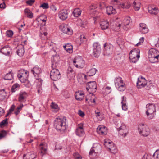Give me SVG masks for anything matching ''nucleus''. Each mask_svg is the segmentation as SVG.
Masks as SVG:
<instances>
[{
	"label": "nucleus",
	"mask_w": 159,
	"mask_h": 159,
	"mask_svg": "<svg viewBox=\"0 0 159 159\" xmlns=\"http://www.w3.org/2000/svg\"><path fill=\"white\" fill-rule=\"evenodd\" d=\"M78 114L80 116L83 117L84 116V113L81 110H79L78 112Z\"/></svg>",
	"instance_id": "nucleus-59"
},
{
	"label": "nucleus",
	"mask_w": 159,
	"mask_h": 159,
	"mask_svg": "<svg viewBox=\"0 0 159 159\" xmlns=\"http://www.w3.org/2000/svg\"><path fill=\"white\" fill-rule=\"evenodd\" d=\"M115 85L117 89L120 91H123L126 89V85L122 78L117 77L114 79Z\"/></svg>",
	"instance_id": "nucleus-6"
},
{
	"label": "nucleus",
	"mask_w": 159,
	"mask_h": 159,
	"mask_svg": "<svg viewBox=\"0 0 159 159\" xmlns=\"http://www.w3.org/2000/svg\"><path fill=\"white\" fill-rule=\"evenodd\" d=\"M146 114L149 119H153L156 115V109L155 105L152 103H149L146 106Z\"/></svg>",
	"instance_id": "nucleus-3"
},
{
	"label": "nucleus",
	"mask_w": 159,
	"mask_h": 159,
	"mask_svg": "<svg viewBox=\"0 0 159 159\" xmlns=\"http://www.w3.org/2000/svg\"><path fill=\"white\" fill-rule=\"evenodd\" d=\"M40 7H42L43 9H46L49 8V5L48 3H44L40 6Z\"/></svg>",
	"instance_id": "nucleus-51"
},
{
	"label": "nucleus",
	"mask_w": 159,
	"mask_h": 159,
	"mask_svg": "<svg viewBox=\"0 0 159 159\" xmlns=\"http://www.w3.org/2000/svg\"><path fill=\"white\" fill-rule=\"evenodd\" d=\"M116 125L119 134L123 137L126 136L129 132V130L125 123L120 121Z\"/></svg>",
	"instance_id": "nucleus-4"
},
{
	"label": "nucleus",
	"mask_w": 159,
	"mask_h": 159,
	"mask_svg": "<svg viewBox=\"0 0 159 159\" xmlns=\"http://www.w3.org/2000/svg\"><path fill=\"white\" fill-rule=\"evenodd\" d=\"M140 3L138 0H135L133 3V6L134 9L136 11L139 10L140 7Z\"/></svg>",
	"instance_id": "nucleus-36"
},
{
	"label": "nucleus",
	"mask_w": 159,
	"mask_h": 159,
	"mask_svg": "<svg viewBox=\"0 0 159 159\" xmlns=\"http://www.w3.org/2000/svg\"><path fill=\"white\" fill-rule=\"evenodd\" d=\"M23 105L22 103H20V105L17 108L18 110H19L21 111L22 108L23 107Z\"/></svg>",
	"instance_id": "nucleus-64"
},
{
	"label": "nucleus",
	"mask_w": 159,
	"mask_h": 159,
	"mask_svg": "<svg viewBox=\"0 0 159 159\" xmlns=\"http://www.w3.org/2000/svg\"><path fill=\"white\" fill-rule=\"evenodd\" d=\"M149 12L151 14L155 15H157L159 12L158 8L154 7H150L148 8Z\"/></svg>",
	"instance_id": "nucleus-32"
},
{
	"label": "nucleus",
	"mask_w": 159,
	"mask_h": 159,
	"mask_svg": "<svg viewBox=\"0 0 159 159\" xmlns=\"http://www.w3.org/2000/svg\"><path fill=\"white\" fill-rule=\"evenodd\" d=\"M139 30L141 34H143L147 33L149 31L147 25L143 23L140 24Z\"/></svg>",
	"instance_id": "nucleus-25"
},
{
	"label": "nucleus",
	"mask_w": 159,
	"mask_h": 159,
	"mask_svg": "<svg viewBox=\"0 0 159 159\" xmlns=\"http://www.w3.org/2000/svg\"><path fill=\"white\" fill-rule=\"evenodd\" d=\"M38 19L39 20V21H42L43 22H45L47 20V17L45 15L42 14L40 16Z\"/></svg>",
	"instance_id": "nucleus-46"
},
{
	"label": "nucleus",
	"mask_w": 159,
	"mask_h": 159,
	"mask_svg": "<svg viewBox=\"0 0 159 159\" xmlns=\"http://www.w3.org/2000/svg\"><path fill=\"white\" fill-rule=\"evenodd\" d=\"M84 97V92L82 91H78L75 92V97L76 100L81 101L83 99Z\"/></svg>",
	"instance_id": "nucleus-28"
},
{
	"label": "nucleus",
	"mask_w": 159,
	"mask_h": 159,
	"mask_svg": "<svg viewBox=\"0 0 159 159\" xmlns=\"http://www.w3.org/2000/svg\"><path fill=\"white\" fill-rule=\"evenodd\" d=\"M48 145L45 143H41L39 146L40 152L41 156H43L46 154L47 151Z\"/></svg>",
	"instance_id": "nucleus-21"
},
{
	"label": "nucleus",
	"mask_w": 159,
	"mask_h": 159,
	"mask_svg": "<svg viewBox=\"0 0 159 159\" xmlns=\"http://www.w3.org/2000/svg\"><path fill=\"white\" fill-rule=\"evenodd\" d=\"M7 135V132L6 131L2 130L0 132V140L5 137Z\"/></svg>",
	"instance_id": "nucleus-47"
},
{
	"label": "nucleus",
	"mask_w": 159,
	"mask_h": 159,
	"mask_svg": "<svg viewBox=\"0 0 159 159\" xmlns=\"http://www.w3.org/2000/svg\"><path fill=\"white\" fill-rule=\"evenodd\" d=\"M92 148L93 149V151H95V152L97 153H98L101 150V145L98 143L94 144Z\"/></svg>",
	"instance_id": "nucleus-33"
},
{
	"label": "nucleus",
	"mask_w": 159,
	"mask_h": 159,
	"mask_svg": "<svg viewBox=\"0 0 159 159\" xmlns=\"http://www.w3.org/2000/svg\"><path fill=\"white\" fill-rule=\"evenodd\" d=\"M13 73L10 72L9 73L6 74L4 77L5 80H10L13 79Z\"/></svg>",
	"instance_id": "nucleus-42"
},
{
	"label": "nucleus",
	"mask_w": 159,
	"mask_h": 159,
	"mask_svg": "<svg viewBox=\"0 0 159 159\" xmlns=\"http://www.w3.org/2000/svg\"><path fill=\"white\" fill-rule=\"evenodd\" d=\"M20 87V85L18 84H15L12 87L11 91L12 92H14L18 90Z\"/></svg>",
	"instance_id": "nucleus-45"
},
{
	"label": "nucleus",
	"mask_w": 159,
	"mask_h": 159,
	"mask_svg": "<svg viewBox=\"0 0 159 159\" xmlns=\"http://www.w3.org/2000/svg\"><path fill=\"white\" fill-rule=\"evenodd\" d=\"M11 51V48L8 46H6L2 48L0 52L2 54L6 55H9Z\"/></svg>",
	"instance_id": "nucleus-26"
},
{
	"label": "nucleus",
	"mask_w": 159,
	"mask_h": 159,
	"mask_svg": "<svg viewBox=\"0 0 159 159\" xmlns=\"http://www.w3.org/2000/svg\"><path fill=\"white\" fill-rule=\"evenodd\" d=\"M15 106L14 105H13L11 106L8 112L11 113L14 111Z\"/></svg>",
	"instance_id": "nucleus-60"
},
{
	"label": "nucleus",
	"mask_w": 159,
	"mask_h": 159,
	"mask_svg": "<svg viewBox=\"0 0 159 159\" xmlns=\"http://www.w3.org/2000/svg\"><path fill=\"white\" fill-rule=\"evenodd\" d=\"M82 11L79 8L75 9L72 12V14L75 17H78L80 16L81 13Z\"/></svg>",
	"instance_id": "nucleus-34"
},
{
	"label": "nucleus",
	"mask_w": 159,
	"mask_h": 159,
	"mask_svg": "<svg viewBox=\"0 0 159 159\" xmlns=\"http://www.w3.org/2000/svg\"><path fill=\"white\" fill-rule=\"evenodd\" d=\"M144 38L143 37H141L139 39V42H138L137 44H136L135 45L136 46H138L139 45H140L141 43H143L144 42Z\"/></svg>",
	"instance_id": "nucleus-56"
},
{
	"label": "nucleus",
	"mask_w": 159,
	"mask_h": 159,
	"mask_svg": "<svg viewBox=\"0 0 159 159\" xmlns=\"http://www.w3.org/2000/svg\"><path fill=\"white\" fill-rule=\"evenodd\" d=\"M138 130L140 134L143 136H147L150 133V130L148 126L143 123L139 125Z\"/></svg>",
	"instance_id": "nucleus-8"
},
{
	"label": "nucleus",
	"mask_w": 159,
	"mask_h": 159,
	"mask_svg": "<svg viewBox=\"0 0 159 159\" xmlns=\"http://www.w3.org/2000/svg\"><path fill=\"white\" fill-rule=\"evenodd\" d=\"M93 149L91 148L89 152V155L90 157H95L97 155L96 152H95V151H93Z\"/></svg>",
	"instance_id": "nucleus-49"
},
{
	"label": "nucleus",
	"mask_w": 159,
	"mask_h": 159,
	"mask_svg": "<svg viewBox=\"0 0 159 159\" xmlns=\"http://www.w3.org/2000/svg\"><path fill=\"white\" fill-rule=\"evenodd\" d=\"M156 159H159V149L156 150L153 155Z\"/></svg>",
	"instance_id": "nucleus-52"
},
{
	"label": "nucleus",
	"mask_w": 159,
	"mask_h": 159,
	"mask_svg": "<svg viewBox=\"0 0 159 159\" xmlns=\"http://www.w3.org/2000/svg\"><path fill=\"white\" fill-rule=\"evenodd\" d=\"M122 110L124 111H126L128 109V107L126 103L121 104Z\"/></svg>",
	"instance_id": "nucleus-58"
},
{
	"label": "nucleus",
	"mask_w": 159,
	"mask_h": 159,
	"mask_svg": "<svg viewBox=\"0 0 159 159\" xmlns=\"http://www.w3.org/2000/svg\"><path fill=\"white\" fill-rule=\"evenodd\" d=\"M97 85L95 81L89 82L87 83L86 89L91 96H93V93L96 91Z\"/></svg>",
	"instance_id": "nucleus-11"
},
{
	"label": "nucleus",
	"mask_w": 159,
	"mask_h": 159,
	"mask_svg": "<svg viewBox=\"0 0 159 159\" xmlns=\"http://www.w3.org/2000/svg\"><path fill=\"white\" fill-rule=\"evenodd\" d=\"M66 118L63 116H58L54 121V126L56 130L61 133L66 132L68 125L66 124Z\"/></svg>",
	"instance_id": "nucleus-1"
},
{
	"label": "nucleus",
	"mask_w": 159,
	"mask_h": 159,
	"mask_svg": "<svg viewBox=\"0 0 159 159\" xmlns=\"http://www.w3.org/2000/svg\"><path fill=\"white\" fill-rule=\"evenodd\" d=\"M100 25L101 29L102 30H105L108 28L109 23L107 20L102 19L100 21Z\"/></svg>",
	"instance_id": "nucleus-24"
},
{
	"label": "nucleus",
	"mask_w": 159,
	"mask_h": 159,
	"mask_svg": "<svg viewBox=\"0 0 159 159\" xmlns=\"http://www.w3.org/2000/svg\"><path fill=\"white\" fill-rule=\"evenodd\" d=\"M126 98L125 96H123L122 97V101L121 102V104H123L126 103Z\"/></svg>",
	"instance_id": "nucleus-61"
},
{
	"label": "nucleus",
	"mask_w": 159,
	"mask_h": 159,
	"mask_svg": "<svg viewBox=\"0 0 159 159\" xmlns=\"http://www.w3.org/2000/svg\"><path fill=\"white\" fill-rule=\"evenodd\" d=\"M90 96H91L89 94V95H87L86 97V102H88V103L90 101L94 103H95V98H90L89 97Z\"/></svg>",
	"instance_id": "nucleus-44"
},
{
	"label": "nucleus",
	"mask_w": 159,
	"mask_h": 159,
	"mask_svg": "<svg viewBox=\"0 0 159 159\" xmlns=\"http://www.w3.org/2000/svg\"><path fill=\"white\" fill-rule=\"evenodd\" d=\"M141 159H151V156L147 153H145Z\"/></svg>",
	"instance_id": "nucleus-57"
},
{
	"label": "nucleus",
	"mask_w": 159,
	"mask_h": 159,
	"mask_svg": "<svg viewBox=\"0 0 159 159\" xmlns=\"http://www.w3.org/2000/svg\"><path fill=\"white\" fill-rule=\"evenodd\" d=\"M19 48L17 51V54L20 56H22L24 53V49L23 46H19L18 48Z\"/></svg>",
	"instance_id": "nucleus-37"
},
{
	"label": "nucleus",
	"mask_w": 159,
	"mask_h": 159,
	"mask_svg": "<svg viewBox=\"0 0 159 159\" xmlns=\"http://www.w3.org/2000/svg\"><path fill=\"white\" fill-rule=\"evenodd\" d=\"M24 12L25 15L28 17L32 18L33 17V14L31 11L29 9H25L24 10Z\"/></svg>",
	"instance_id": "nucleus-40"
},
{
	"label": "nucleus",
	"mask_w": 159,
	"mask_h": 159,
	"mask_svg": "<svg viewBox=\"0 0 159 159\" xmlns=\"http://www.w3.org/2000/svg\"><path fill=\"white\" fill-rule=\"evenodd\" d=\"M51 8L52 10L54 11H55L57 10V8L56 7H55L54 5H52L51 6Z\"/></svg>",
	"instance_id": "nucleus-63"
},
{
	"label": "nucleus",
	"mask_w": 159,
	"mask_h": 159,
	"mask_svg": "<svg viewBox=\"0 0 159 159\" xmlns=\"http://www.w3.org/2000/svg\"><path fill=\"white\" fill-rule=\"evenodd\" d=\"M8 119L5 118L0 123V126H6L8 124L7 122Z\"/></svg>",
	"instance_id": "nucleus-48"
},
{
	"label": "nucleus",
	"mask_w": 159,
	"mask_h": 159,
	"mask_svg": "<svg viewBox=\"0 0 159 159\" xmlns=\"http://www.w3.org/2000/svg\"><path fill=\"white\" fill-rule=\"evenodd\" d=\"M147 80L143 77H139L138 79L137 83V86L138 89H140L144 87L146 85Z\"/></svg>",
	"instance_id": "nucleus-16"
},
{
	"label": "nucleus",
	"mask_w": 159,
	"mask_h": 159,
	"mask_svg": "<svg viewBox=\"0 0 159 159\" xmlns=\"http://www.w3.org/2000/svg\"><path fill=\"white\" fill-rule=\"evenodd\" d=\"M104 145L111 153L115 154L117 152V149L116 146L111 140L107 139H105Z\"/></svg>",
	"instance_id": "nucleus-7"
},
{
	"label": "nucleus",
	"mask_w": 159,
	"mask_h": 159,
	"mask_svg": "<svg viewBox=\"0 0 159 159\" xmlns=\"http://www.w3.org/2000/svg\"><path fill=\"white\" fill-rule=\"evenodd\" d=\"M76 24L78 26L83 27V24L82 20L80 19L78 20L76 22Z\"/></svg>",
	"instance_id": "nucleus-53"
},
{
	"label": "nucleus",
	"mask_w": 159,
	"mask_h": 159,
	"mask_svg": "<svg viewBox=\"0 0 159 159\" xmlns=\"http://www.w3.org/2000/svg\"><path fill=\"white\" fill-rule=\"evenodd\" d=\"M140 50L138 48L132 49L129 54V58L131 62L135 63L140 57Z\"/></svg>",
	"instance_id": "nucleus-5"
},
{
	"label": "nucleus",
	"mask_w": 159,
	"mask_h": 159,
	"mask_svg": "<svg viewBox=\"0 0 159 159\" xmlns=\"http://www.w3.org/2000/svg\"><path fill=\"white\" fill-rule=\"evenodd\" d=\"M31 71L33 73L34 76L36 77V79L40 81L41 79L40 78L39 79L38 77L42 72L41 69L38 67L35 66L31 70Z\"/></svg>",
	"instance_id": "nucleus-17"
},
{
	"label": "nucleus",
	"mask_w": 159,
	"mask_h": 159,
	"mask_svg": "<svg viewBox=\"0 0 159 159\" xmlns=\"http://www.w3.org/2000/svg\"><path fill=\"white\" fill-rule=\"evenodd\" d=\"M7 93L5 92L4 89L0 90V101H2L6 98Z\"/></svg>",
	"instance_id": "nucleus-38"
},
{
	"label": "nucleus",
	"mask_w": 159,
	"mask_h": 159,
	"mask_svg": "<svg viewBox=\"0 0 159 159\" xmlns=\"http://www.w3.org/2000/svg\"><path fill=\"white\" fill-rule=\"evenodd\" d=\"M149 61L151 63L157 62L159 61V51L155 48L149 49L148 53Z\"/></svg>",
	"instance_id": "nucleus-2"
},
{
	"label": "nucleus",
	"mask_w": 159,
	"mask_h": 159,
	"mask_svg": "<svg viewBox=\"0 0 159 159\" xmlns=\"http://www.w3.org/2000/svg\"><path fill=\"white\" fill-rule=\"evenodd\" d=\"M51 107L52 111L55 112H57L59 110V108L57 105L53 102L52 103Z\"/></svg>",
	"instance_id": "nucleus-39"
},
{
	"label": "nucleus",
	"mask_w": 159,
	"mask_h": 159,
	"mask_svg": "<svg viewBox=\"0 0 159 159\" xmlns=\"http://www.w3.org/2000/svg\"><path fill=\"white\" fill-rule=\"evenodd\" d=\"M27 96L28 94L25 91L21 92L19 94V101L20 102H25Z\"/></svg>",
	"instance_id": "nucleus-27"
},
{
	"label": "nucleus",
	"mask_w": 159,
	"mask_h": 159,
	"mask_svg": "<svg viewBox=\"0 0 159 159\" xmlns=\"http://www.w3.org/2000/svg\"><path fill=\"white\" fill-rule=\"evenodd\" d=\"M95 116L97 117L98 118L100 117L101 115V113L99 111H95Z\"/></svg>",
	"instance_id": "nucleus-62"
},
{
	"label": "nucleus",
	"mask_w": 159,
	"mask_h": 159,
	"mask_svg": "<svg viewBox=\"0 0 159 159\" xmlns=\"http://www.w3.org/2000/svg\"><path fill=\"white\" fill-rule=\"evenodd\" d=\"M83 128V124L80 123L78 125L75 131V134L77 135L79 137H82L84 135V132Z\"/></svg>",
	"instance_id": "nucleus-18"
},
{
	"label": "nucleus",
	"mask_w": 159,
	"mask_h": 159,
	"mask_svg": "<svg viewBox=\"0 0 159 159\" xmlns=\"http://www.w3.org/2000/svg\"><path fill=\"white\" fill-rule=\"evenodd\" d=\"M17 76L22 83L28 82L27 78L29 76V73L27 70H20L18 73Z\"/></svg>",
	"instance_id": "nucleus-9"
},
{
	"label": "nucleus",
	"mask_w": 159,
	"mask_h": 159,
	"mask_svg": "<svg viewBox=\"0 0 159 159\" xmlns=\"http://www.w3.org/2000/svg\"><path fill=\"white\" fill-rule=\"evenodd\" d=\"M80 40L82 43H85L87 41V39L84 35L80 36Z\"/></svg>",
	"instance_id": "nucleus-50"
},
{
	"label": "nucleus",
	"mask_w": 159,
	"mask_h": 159,
	"mask_svg": "<svg viewBox=\"0 0 159 159\" xmlns=\"http://www.w3.org/2000/svg\"><path fill=\"white\" fill-rule=\"evenodd\" d=\"M73 63L76 68H82L84 66L85 62L81 57L78 56L73 60Z\"/></svg>",
	"instance_id": "nucleus-12"
},
{
	"label": "nucleus",
	"mask_w": 159,
	"mask_h": 159,
	"mask_svg": "<svg viewBox=\"0 0 159 159\" xmlns=\"http://www.w3.org/2000/svg\"><path fill=\"white\" fill-rule=\"evenodd\" d=\"M73 70L72 67H69L67 69V75L70 79H71L74 76L73 74Z\"/></svg>",
	"instance_id": "nucleus-35"
},
{
	"label": "nucleus",
	"mask_w": 159,
	"mask_h": 159,
	"mask_svg": "<svg viewBox=\"0 0 159 159\" xmlns=\"http://www.w3.org/2000/svg\"><path fill=\"white\" fill-rule=\"evenodd\" d=\"M97 71L96 69L92 68L87 73V75L89 76H92L95 74Z\"/></svg>",
	"instance_id": "nucleus-43"
},
{
	"label": "nucleus",
	"mask_w": 159,
	"mask_h": 159,
	"mask_svg": "<svg viewBox=\"0 0 159 159\" xmlns=\"http://www.w3.org/2000/svg\"><path fill=\"white\" fill-rule=\"evenodd\" d=\"M13 32L11 30H8L6 32V35L8 37H11L13 35Z\"/></svg>",
	"instance_id": "nucleus-54"
},
{
	"label": "nucleus",
	"mask_w": 159,
	"mask_h": 159,
	"mask_svg": "<svg viewBox=\"0 0 159 159\" xmlns=\"http://www.w3.org/2000/svg\"><path fill=\"white\" fill-rule=\"evenodd\" d=\"M130 18L129 17H126L123 20V23L118 24V27L122 26L123 29L126 31L128 30L129 28V24L130 23Z\"/></svg>",
	"instance_id": "nucleus-14"
},
{
	"label": "nucleus",
	"mask_w": 159,
	"mask_h": 159,
	"mask_svg": "<svg viewBox=\"0 0 159 159\" xmlns=\"http://www.w3.org/2000/svg\"><path fill=\"white\" fill-rule=\"evenodd\" d=\"M63 48L67 52L70 53H71L73 52V46L71 44H66L63 46Z\"/></svg>",
	"instance_id": "nucleus-31"
},
{
	"label": "nucleus",
	"mask_w": 159,
	"mask_h": 159,
	"mask_svg": "<svg viewBox=\"0 0 159 159\" xmlns=\"http://www.w3.org/2000/svg\"><path fill=\"white\" fill-rule=\"evenodd\" d=\"M60 28L61 30L65 34L69 35H71L73 34V30L70 28L62 25H61Z\"/></svg>",
	"instance_id": "nucleus-20"
},
{
	"label": "nucleus",
	"mask_w": 159,
	"mask_h": 159,
	"mask_svg": "<svg viewBox=\"0 0 159 159\" xmlns=\"http://www.w3.org/2000/svg\"><path fill=\"white\" fill-rule=\"evenodd\" d=\"M58 16L61 20H64L68 18V13L66 10L62 9L59 11Z\"/></svg>",
	"instance_id": "nucleus-19"
},
{
	"label": "nucleus",
	"mask_w": 159,
	"mask_h": 159,
	"mask_svg": "<svg viewBox=\"0 0 159 159\" xmlns=\"http://www.w3.org/2000/svg\"><path fill=\"white\" fill-rule=\"evenodd\" d=\"M77 80L80 84H84L87 81V76L83 73H79L78 75Z\"/></svg>",
	"instance_id": "nucleus-22"
},
{
	"label": "nucleus",
	"mask_w": 159,
	"mask_h": 159,
	"mask_svg": "<svg viewBox=\"0 0 159 159\" xmlns=\"http://www.w3.org/2000/svg\"><path fill=\"white\" fill-rule=\"evenodd\" d=\"M50 77L51 79L56 81L61 77V74L59 70L56 69H53L50 72Z\"/></svg>",
	"instance_id": "nucleus-13"
},
{
	"label": "nucleus",
	"mask_w": 159,
	"mask_h": 159,
	"mask_svg": "<svg viewBox=\"0 0 159 159\" xmlns=\"http://www.w3.org/2000/svg\"><path fill=\"white\" fill-rule=\"evenodd\" d=\"M97 131L100 134L105 135L107 132V129L103 125L99 126L97 129Z\"/></svg>",
	"instance_id": "nucleus-23"
},
{
	"label": "nucleus",
	"mask_w": 159,
	"mask_h": 159,
	"mask_svg": "<svg viewBox=\"0 0 159 159\" xmlns=\"http://www.w3.org/2000/svg\"><path fill=\"white\" fill-rule=\"evenodd\" d=\"M111 48H112V47L109 46H107V49H106V48H105L104 51V53L105 55L108 56H110L112 54V49H111Z\"/></svg>",
	"instance_id": "nucleus-41"
},
{
	"label": "nucleus",
	"mask_w": 159,
	"mask_h": 159,
	"mask_svg": "<svg viewBox=\"0 0 159 159\" xmlns=\"http://www.w3.org/2000/svg\"><path fill=\"white\" fill-rule=\"evenodd\" d=\"M36 157V154L33 152H29L23 155L24 159H34Z\"/></svg>",
	"instance_id": "nucleus-29"
},
{
	"label": "nucleus",
	"mask_w": 159,
	"mask_h": 159,
	"mask_svg": "<svg viewBox=\"0 0 159 159\" xmlns=\"http://www.w3.org/2000/svg\"><path fill=\"white\" fill-rule=\"evenodd\" d=\"M35 2V0H29L26 1V3L29 6H32Z\"/></svg>",
	"instance_id": "nucleus-55"
},
{
	"label": "nucleus",
	"mask_w": 159,
	"mask_h": 159,
	"mask_svg": "<svg viewBox=\"0 0 159 159\" xmlns=\"http://www.w3.org/2000/svg\"><path fill=\"white\" fill-rule=\"evenodd\" d=\"M106 12L108 15H111L116 14V11L112 6H110L106 7Z\"/></svg>",
	"instance_id": "nucleus-30"
},
{
	"label": "nucleus",
	"mask_w": 159,
	"mask_h": 159,
	"mask_svg": "<svg viewBox=\"0 0 159 159\" xmlns=\"http://www.w3.org/2000/svg\"><path fill=\"white\" fill-rule=\"evenodd\" d=\"M97 7L96 4H91L89 7V9L91 11L90 13H92L93 15L94 16V20L95 22L103 15V13L101 11H97L95 10Z\"/></svg>",
	"instance_id": "nucleus-10"
},
{
	"label": "nucleus",
	"mask_w": 159,
	"mask_h": 159,
	"mask_svg": "<svg viewBox=\"0 0 159 159\" xmlns=\"http://www.w3.org/2000/svg\"><path fill=\"white\" fill-rule=\"evenodd\" d=\"M93 50L94 56L98 57L101 51L100 45L98 43H95L93 44Z\"/></svg>",
	"instance_id": "nucleus-15"
}]
</instances>
